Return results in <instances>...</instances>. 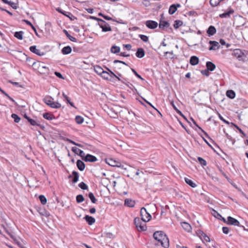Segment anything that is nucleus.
Returning a JSON list of instances; mask_svg holds the SVG:
<instances>
[{
	"instance_id": "nucleus-1",
	"label": "nucleus",
	"mask_w": 248,
	"mask_h": 248,
	"mask_svg": "<svg viewBox=\"0 0 248 248\" xmlns=\"http://www.w3.org/2000/svg\"><path fill=\"white\" fill-rule=\"evenodd\" d=\"M154 239L157 242L156 245H161L164 248L169 247V239L162 231H156L153 234Z\"/></svg>"
},
{
	"instance_id": "nucleus-2",
	"label": "nucleus",
	"mask_w": 248,
	"mask_h": 248,
	"mask_svg": "<svg viewBox=\"0 0 248 248\" xmlns=\"http://www.w3.org/2000/svg\"><path fill=\"white\" fill-rule=\"evenodd\" d=\"M232 55L239 61L245 62L247 58V55L240 49H234Z\"/></svg>"
},
{
	"instance_id": "nucleus-3",
	"label": "nucleus",
	"mask_w": 248,
	"mask_h": 248,
	"mask_svg": "<svg viewBox=\"0 0 248 248\" xmlns=\"http://www.w3.org/2000/svg\"><path fill=\"white\" fill-rule=\"evenodd\" d=\"M134 224L139 231L146 230V222H144L139 217H136L134 220Z\"/></svg>"
},
{
	"instance_id": "nucleus-4",
	"label": "nucleus",
	"mask_w": 248,
	"mask_h": 248,
	"mask_svg": "<svg viewBox=\"0 0 248 248\" xmlns=\"http://www.w3.org/2000/svg\"><path fill=\"white\" fill-rule=\"evenodd\" d=\"M227 224L231 225L239 226L242 228L244 231H248V228H246L245 226L240 224V222L236 219L231 216L227 217Z\"/></svg>"
},
{
	"instance_id": "nucleus-5",
	"label": "nucleus",
	"mask_w": 248,
	"mask_h": 248,
	"mask_svg": "<svg viewBox=\"0 0 248 248\" xmlns=\"http://www.w3.org/2000/svg\"><path fill=\"white\" fill-rule=\"evenodd\" d=\"M140 216L141 220L144 222L149 221L152 217L151 215L147 212L144 207H142L140 209Z\"/></svg>"
},
{
	"instance_id": "nucleus-6",
	"label": "nucleus",
	"mask_w": 248,
	"mask_h": 248,
	"mask_svg": "<svg viewBox=\"0 0 248 248\" xmlns=\"http://www.w3.org/2000/svg\"><path fill=\"white\" fill-rule=\"evenodd\" d=\"M99 26L102 29V31L103 32L110 31H111V27L108 23L104 20L101 24H99Z\"/></svg>"
},
{
	"instance_id": "nucleus-7",
	"label": "nucleus",
	"mask_w": 248,
	"mask_h": 248,
	"mask_svg": "<svg viewBox=\"0 0 248 248\" xmlns=\"http://www.w3.org/2000/svg\"><path fill=\"white\" fill-rule=\"evenodd\" d=\"M107 164L112 167H116L119 168L121 167L120 162L117 161L112 158H108L106 159Z\"/></svg>"
},
{
	"instance_id": "nucleus-8",
	"label": "nucleus",
	"mask_w": 248,
	"mask_h": 248,
	"mask_svg": "<svg viewBox=\"0 0 248 248\" xmlns=\"http://www.w3.org/2000/svg\"><path fill=\"white\" fill-rule=\"evenodd\" d=\"M209 44L210 45L209 48V50H217L220 47L219 43L216 41H209Z\"/></svg>"
},
{
	"instance_id": "nucleus-9",
	"label": "nucleus",
	"mask_w": 248,
	"mask_h": 248,
	"mask_svg": "<svg viewBox=\"0 0 248 248\" xmlns=\"http://www.w3.org/2000/svg\"><path fill=\"white\" fill-rule=\"evenodd\" d=\"M145 25L149 29H155L157 27L158 23L155 21L149 20L146 21Z\"/></svg>"
},
{
	"instance_id": "nucleus-10",
	"label": "nucleus",
	"mask_w": 248,
	"mask_h": 248,
	"mask_svg": "<svg viewBox=\"0 0 248 248\" xmlns=\"http://www.w3.org/2000/svg\"><path fill=\"white\" fill-rule=\"evenodd\" d=\"M197 235L200 237L201 239L202 237L203 238L204 241L207 242H210V240L209 237L202 231L200 230H197L196 232Z\"/></svg>"
},
{
	"instance_id": "nucleus-11",
	"label": "nucleus",
	"mask_w": 248,
	"mask_h": 248,
	"mask_svg": "<svg viewBox=\"0 0 248 248\" xmlns=\"http://www.w3.org/2000/svg\"><path fill=\"white\" fill-rule=\"evenodd\" d=\"M234 13V10L232 8L230 7L228 9V12L220 14L219 15V16L220 18H229L230 17L231 15L233 14Z\"/></svg>"
},
{
	"instance_id": "nucleus-12",
	"label": "nucleus",
	"mask_w": 248,
	"mask_h": 248,
	"mask_svg": "<svg viewBox=\"0 0 248 248\" xmlns=\"http://www.w3.org/2000/svg\"><path fill=\"white\" fill-rule=\"evenodd\" d=\"M30 50L38 56H43L45 54L44 52L41 51V50L39 49H37L35 46H31L30 47Z\"/></svg>"
},
{
	"instance_id": "nucleus-13",
	"label": "nucleus",
	"mask_w": 248,
	"mask_h": 248,
	"mask_svg": "<svg viewBox=\"0 0 248 248\" xmlns=\"http://www.w3.org/2000/svg\"><path fill=\"white\" fill-rule=\"evenodd\" d=\"M83 160L86 162H94L97 161V159L94 155L87 154L86 155L84 156Z\"/></svg>"
},
{
	"instance_id": "nucleus-14",
	"label": "nucleus",
	"mask_w": 248,
	"mask_h": 248,
	"mask_svg": "<svg viewBox=\"0 0 248 248\" xmlns=\"http://www.w3.org/2000/svg\"><path fill=\"white\" fill-rule=\"evenodd\" d=\"M71 150L74 153L79 155L82 158V159H83L85 156V153L83 151L76 147H73Z\"/></svg>"
},
{
	"instance_id": "nucleus-15",
	"label": "nucleus",
	"mask_w": 248,
	"mask_h": 248,
	"mask_svg": "<svg viewBox=\"0 0 248 248\" xmlns=\"http://www.w3.org/2000/svg\"><path fill=\"white\" fill-rule=\"evenodd\" d=\"M4 3L9 4L13 9H16L17 8V4L18 0H15V1L8 0H1Z\"/></svg>"
},
{
	"instance_id": "nucleus-16",
	"label": "nucleus",
	"mask_w": 248,
	"mask_h": 248,
	"mask_svg": "<svg viewBox=\"0 0 248 248\" xmlns=\"http://www.w3.org/2000/svg\"><path fill=\"white\" fill-rule=\"evenodd\" d=\"M181 6L180 4H172L170 6L169 13L170 15L173 14L177 10L178 7H180Z\"/></svg>"
},
{
	"instance_id": "nucleus-17",
	"label": "nucleus",
	"mask_w": 248,
	"mask_h": 248,
	"mask_svg": "<svg viewBox=\"0 0 248 248\" xmlns=\"http://www.w3.org/2000/svg\"><path fill=\"white\" fill-rule=\"evenodd\" d=\"M28 121L30 123V124L33 126H37L40 128H43L44 126L41 124L38 121H37L35 120L31 119H28Z\"/></svg>"
},
{
	"instance_id": "nucleus-18",
	"label": "nucleus",
	"mask_w": 248,
	"mask_h": 248,
	"mask_svg": "<svg viewBox=\"0 0 248 248\" xmlns=\"http://www.w3.org/2000/svg\"><path fill=\"white\" fill-rule=\"evenodd\" d=\"M84 218L86 222L90 225H93L95 221V219L94 217L89 215H86L84 217Z\"/></svg>"
},
{
	"instance_id": "nucleus-19",
	"label": "nucleus",
	"mask_w": 248,
	"mask_h": 248,
	"mask_svg": "<svg viewBox=\"0 0 248 248\" xmlns=\"http://www.w3.org/2000/svg\"><path fill=\"white\" fill-rule=\"evenodd\" d=\"M135 201L131 199H126L124 201V205L127 207H133L135 206Z\"/></svg>"
},
{
	"instance_id": "nucleus-20",
	"label": "nucleus",
	"mask_w": 248,
	"mask_h": 248,
	"mask_svg": "<svg viewBox=\"0 0 248 248\" xmlns=\"http://www.w3.org/2000/svg\"><path fill=\"white\" fill-rule=\"evenodd\" d=\"M199 58L195 56H192L190 58L189 62L192 65H196L199 63Z\"/></svg>"
},
{
	"instance_id": "nucleus-21",
	"label": "nucleus",
	"mask_w": 248,
	"mask_h": 248,
	"mask_svg": "<svg viewBox=\"0 0 248 248\" xmlns=\"http://www.w3.org/2000/svg\"><path fill=\"white\" fill-rule=\"evenodd\" d=\"M145 55V52L143 48H138L136 53V56L139 58H143Z\"/></svg>"
},
{
	"instance_id": "nucleus-22",
	"label": "nucleus",
	"mask_w": 248,
	"mask_h": 248,
	"mask_svg": "<svg viewBox=\"0 0 248 248\" xmlns=\"http://www.w3.org/2000/svg\"><path fill=\"white\" fill-rule=\"evenodd\" d=\"M216 29L213 26H210L208 28L207 33L209 36H212L216 33Z\"/></svg>"
},
{
	"instance_id": "nucleus-23",
	"label": "nucleus",
	"mask_w": 248,
	"mask_h": 248,
	"mask_svg": "<svg viewBox=\"0 0 248 248\" xmlns=\"http://www.w3.org/2000/svg\"><path fill=\"white\" fill-rule=\"evenodd\" d=\"M77 166L78 170L80 171H83L85 168V165L84 163L80 160H78L77 161Z\"/></svg>"
},
{
	"instance_id": "nucleus-24",
	"label": "nucleus",
	"mask_w": 248,
	"mask_h": 248,
	"mask_svg": "<svg viewBox=\"0 0 248 248\" xmlns=\"http://www.w3.org/2000/svg\"><path fill=\"white\" fill-rule=\"evenodd\" d=\"M61 51L63 55H67L71 52L72 48L70 46H64L62 48Z\"/></svg>"
},
{
	"instance_id": "nucleus-25",
	"label": "nucleus",
	"mask_w": 248,
	"mask_h": 248,
	"mask_svg": "<svg viewBox=\"0 0 248 248\" xmlns=\"http://www.w3.org/2000/svg\"><path fill=\"white\" fill-rule=\"evenodd\" d=\"M207 69L210 71H213L216 68V65L211 62H207L206 63Z\"/></svg>"
},
{
	"instance_id": "nucleus-26",
	"label": "nucleus",
	"mask_w": 248,
	"mask_h": 248,
	"mask_svg": "<svg viewBox=\"0 0 248 248\" xmlns=\"http://www.w3.org/2000/svg\"><path fill=\"white\" fill-rule=\"evenodd\" d=\"M170 24L168 22L166 21H160L159 24V28L161 29H164L165 28L169 27Z\"/></svg>"
},
{
	"instance_id": "nucleus-27",
	"label": "nucleus",
	"mask_w": 248,
	"mask_h": 248,
	"mask_svg": "<svg viewBox=\"0 0 248 248\" xmlns=\"http://www.w3.org/2000/svg\"><path fill=\"white\" fill-rule=\"evenodd\" d=\"M72 174L73 176V178L72 179V182L73 183H76L78 180L79 173L76 171H73Z\"/></svg>"
},
{
	"instance_id": "nucleus-28",
	"label": "nucleus",
	"mask_w": 248,
	"mask_h": 248,
	"mask_svg": "<svg viewBox=\"0 0 248 248\" xmlns=\"http://www.w3.org/2000/svg\"><path fill=\"white\" fill-rule=\"evenodd\" d=\"M63 32L65 33V35L67 36V37L71 41L73 42H76L77 41V40L76 38L73 37L71 36L68 32L66 30H63Z\"/></svg>"
},
{
	"instance_id": "nucleus-29",
	"label": "nucleus",
	"mask_w": 248,
	"mask_h": 248,
	"mask_svg": "<svg viewBox=\"0 0 248 248\" xmlns=\"http://www.w3.org/2000/svg\"><path fill=\"white\" fill-rule=\"evenodd\" d=\"M182 227L183 228V229L186 230V231L188 232H189L191 231V226L189 224H188V223L187 222H183L182 224Z\"/></svg>"
},
{
	"instance_id": "nucleus-30",
	"label": "nucleus",
	"mask_w": 248,
	"mask_h": 248,
	"mask_svg": "<svg viewBox=\"0 0 248 248\" xmlns=\"http://www.w3.org/2000/svg\"><path fill=\"white\" fill-rule=\"evenodd\" d=\"M94 70L96 73L100 76L101 74H102L104 71L102 67L98 65L94 66Z\"/></svg>"
},
{
	"instance_id": "nucleus-31",
	"label": "nucleus",
	"mask_w": 248,
	"mask_h": 248,
	"mask_svg": "<svg viewBox=\"0 0 248 248\" xmlns=\"http://www.w3.org/2000/svg\"><path fill=\"white\" fill-rule=\"evenodd\" d=\"M226 95L231 99H233L235 97V93L232 90H228L226 92Z\"/></svg>"
},
{
	"instance_id": "nucleus-32",
	"label": "nucleus",
	"mask_w": 248,
	"mask_h": 248,
	"mask_svg": "<svg viewBox=\"0 0 248 248\" xmlns=\"http://www.w3.org/2000/svg\"><path fill=\"white\" fill-rule=\"evenodd\" d=\"M24 32L23 31H16L15 32L14 36L19 40L23 39Z\"/></svg>"
},
{
	"instance_id": "nucleus-33",
	"label": "nucleus",
	"mask_w": 248,
	"mask_h": 248,
	"mask_svg": "<svg viewBox=\"0 0 248 248\" xmlns=\"http://www.w3.org/2000/svg\"><path fill=\"white\" fill-rule=\"evenodd\" d=\"M120 51V47L116 46H111L110 51L114 54H117Z\"/></svg>"
},
{
	"instance_id": "nucleus-34",
	"label": "nucleus",
	"mask_w": 248,
	"mask_h": 248,
	"mask_svg": "<svg viewBox=\"0 0 248 248\" xmlns=\"http://www.w3.org/2000/svg\"><path fill=\"white\" fill-rule=\"evenodd\" d=\"M185 180L186 183L190 186H191L192 187H196V184L195 183H194L193 181L191 180V179H189L187 178H185Z\"/></svg>"
},
{
	"instance_id": "nucleus-35",
	"label": "nucleus",
	"mask_w": 248,
	"mask_h": 248,
	"mask_svg": "<svg viewBox=\"0 0 248 248\" xmlns=\"http://www.w3.org/2000/svg\"><path fill=\"white\" fill-rule=\"evenodd\" d=\"M191 120L192 121V122H193V124L200 129L202 131V132L204 134V135H205V136L209 139H210V137H209L208 135L207 134V133L205 131H204L200 126H199L196 123V122L195 121V120L193 119V118H191Z\"/></svg>"
},
{
	"instance_id": "nucleus-36",
	"label": "nucleus",
	"mask_w": 248,
	"mask_h": 248,
	"mask_svg": "<svg viewBox=\"0 0 248 248\" xmlns=\"http://www.w3.org/2000/svg\"><path fill=\"white\" fill-rule=\"evenodd\" d=\"M43 116L45 119L48 120H51L54 118L53 115L49 113H45L43 114Z\"/></svg>"
},
{
	"instance_id": "nucleus-37",
	"label": "nucleus",
	"mask_w": 248,
	"mask_h": 248,
	"mask_svg": "<svg viewBox=\"0 0 248 248\" xmlns=\"http://www.w3.org/2000/svg\"><path fill=\"white\" fill-rule=\"evenodd\" d=\"M50 107L54 108H59L61 107V104L58 102H56L53 101L51 104H50Z\"/></svg>"
},
{
	"instance_id": "nucleus-38",
	"label": "nucleus",
	"mask_w": 248,
	"mask_h": 248,
	"mask_svg": "<svg viewBox=\"0 0 248 248\" xmlns=\"http://www.w3.org/2000/svg\"><path fill=\"white\" fill-rule=\"evenodd\" d=\"M88 196H89V198H90V199L91 200V202L93 203H96L97 200L92 192H90L88 194Z\"/></svg>"
},
{
	"instance_id": "nucleus-39",
	"label": "nucleus",
	"mask_w": 248,
	"mask_h": 248,
	"mask_svg": "<svg viewBox=\"0 0 248 248\" xmlns=\"http://www.w3.org/2000/svg\"><path fill=\"white\" fill-rule=\"evenodd\" d=\"M75 121L78 124H82L84 121V119L80 116H76L75 118Z\"/></svg>"
},
{
	"instance_id": "nucleus-40",
	"label": "nucleus",
	"mask_w": 248,
	"mask_h": 248,
	"mask_svg": "<svg viewBox=\"0 0 248 248\" xmlns=\"http://www.w3.org/2000/svg\"><path fill=\"white\" fill-rule=\"evenodd\" d=\"M39 199L42 204L45 205L46 204L47 202V200L46 198L45 197V196L41 195L39 196Z\"/></svg>"
},
{
	"instance_id": "nucleus-41",
	"label": "nucleus",
	"mask_w": 248,
	"mask_h": 248,
	"mask_svg": "<svg viewBox=\"0 0 248 248\" xmlns=\"http://www.w3.org/2000/svg\"><path fill=\"white\" fill-rule=\"evenodd\" d=\"M12 118L14 120L15 122L18 123L20 120V118L16 114L13 113L11 115Z\"/></svg>"
},
{
	"instance_id": "nucleus-42",
	"label": "nucleus",
	"mask_w": 248,
	"mask_h": 248,
	"mask_svg": "<svg viewBox=\"0 0 248 248\" xmlns=\"http://www.w3.org/2000/svg\"><path fill=\"white\" fill-rule=\"evenodd\" d=\"M183 22L181 20H175L173 25L175 29H178L179 27L182 25Z\"/></svg>"
},
{
	"instance_id": "nucleus-43",
	"label": "nucleus",
	"mask_w": 248,
	"mask_h": 248,
	"mask_svg": "<svg viewBox=\"0 0 248 248\" xmlns=\"http://www.w3.org/2000/svg\"><path fill=\"white\" fill-rule=\"evenodd\" d=\"M220 3V0H210V4L213 7H216Z\"/></svg>"
},
{
	"instance_id": "nucleus-44",
	"label": "nucleus",
	"mask_w": 248,
	"mask_h": 248,
	"mask_svg": "<svg viewBox=\"0 0 248 248\" xmlns=\"http://www.w3.org/2000/svg\"><path fill=\"white\" fill-rule=\"evenodd\" d=\"M76 201L78 203H80L84 201V198L82 195H78L76 197Z\"/></svg>"
},
{
	"instance_id": "nucleus-45",
	"label": "nucleus",
	"mask_w": 248,
	"mask_h": 248,
	"mask_svg": "<svg viewBox=\"0 0 248 248\" xmlns=\"http://www.w3.org/2000/svg\"><path fill=\"white\" fill-rule=\"evenodd\" d=\"M78 186L83 190H86L88 189V186L83 182L79 184Z\"/></svg>"
},
{
	"instance_id": "nucleus-46",
	"label": "nucleus",
	"mask_w": 248,
	"mask_h": 248,
	"mask_svg": "<svg viewBox=\"0 0 248 248\" xmlns=\"http://www.w3.org/2000/svg\"><path fill=\"white\" fill-rule=\"evenodd\" d=\"M25 22L28 25H30V27H31V28L33 29V30L34 31V32H35V34L36 35H37V31L35 29V28L33 26V25L31 23V22H30L28 20H24Z\"/></svg>"
},
{
	"instance_id": "nucleus-47",
	"label": "nucleus",
	"mask_w": 248,
	"mask_h": 248,
	"mask_svg": "<svg viewBox=\"0 0 248 248\" xmlns=\"http://www.w3.org/2000/svg\"><path fill=\"white\" fill-rule=\"evenodd\" d=\"M101 77L105 79H109V75H108V72L107 71H104L102 74H101Z\"/></svg>"
},
{
	"instance_id": "nucleus-48",
	"label": "nucleus",
	"mask_w": 248,
	"mask_h": 248,
	"mask_svg": "<svg viewBox=\"0 0 248 248\" xmlns=\"http://www.w3.org/2000/svg\"><path fill=\"white\" fill-rule=\"evenodd\" d=\"M139 37L144 42H147L149 40L148 37L146 35L140 34Z\"/></svg>"
},
{
	"instance_id": "nucleus-49",
	"label": "nucleus",
	"mask_w": 248,
	"mask_h": 248,
	"mask_svg": "<svg viewBox=\"0 0 248 248\" xmlns=\"http://www.w3.org/2000/svg\"><path fill=\"white\" fill-rule=\"evenodd\" d=\"M198 160L202 165L206 166L207 165L206 161L202 158L201 157H198Z\"/></svg>"
},
{
	"instance_id": "nucleus-50",
	"label": "nucleus",
	"mask_w": 248,
	"mask_h": 248,
	"mask_svg": "<svg viewBox=\"0 0 248 248\" xmlns=\"http://www.w3.org/2000/svg\"><path fill=\"white\" fill-rule=\"evenodd\" d=\"M131 71L134 74V75L139 79L141 80H144V79L136 71V70L133 68H131Z\"/></svg>"
},
{
	"instance_id": "nucleus-51",
	"label": "nucleus",
	"mask_w": 248,
	"mask_h": 248,
	"mask_svg": "<svg viewBox=\"0 0 248 248\" xmlns=\"http://www.w3.org/2000/svg\"><path fill=\"white\" fill-rule=\"evenodd\" d=\"M0 92L3 94L4 95H5L6 97H7L8 98H9L10 100L12 101H14V99L12 98L5 92H4L3 90L1 89V88L0 87Z\"/></svg>"
},
{
	"instance_id": "nucleus-52",
	"label": "nucleus",
	"mask_w": 248,
	"mask_h": 248,
	"mask_svg": "<svg viewBox=\"0 0 248 248\" xmlns=\"http://www.w3.org/2000/svg\"><path fill=\"white\" fill-rule=\"evenodd\" d=\"M119 81L126 85H128V83H129V82L127 81V79L123 77H122L121 78H119Z\"/></svg>"
},
{
	"instance_id": "nucleus-53",
	"label": "nucleus",
	"mask_w": 248,
	"mask_h": 248,
	"mask_svg": "<svg viewBox=\"0 0 248 248\" xmlns=\"http://www.w3.org/2000/svg\"><path fill=\"white\" fill-rule=\"evenodd\" d=\"M108 72L109 77L110 78H113L115 77H116V75H115L112 71H111L110 69L107 68Z\"/></svg>"
},
{
	"instance_id": "nucleus-54",
	"label": "nucleus",
	"mask_w": 248,
	"mask_h": 248,
	"mask_svg": "<svg viewBox=\"0 0 248 248\" xmlns=\"http://www.w3.org/2000/svg\"><path fill=\"white\" fill-rule=\"evenodd\" d=\"M230 231V229L227 227H222V232L224 233L227 234L229 233Z\"/></svg>"
},
{
	"instance_id": "nucleus-55",
	"label": "nucleus",
	"mask_w": 248,
	"mask_h": 248,
	"mask_svg": "<svg viewBox=\"0 0 248 248\" xmlns=\"http://www.w3.org/2000/svg\"><path fill=\"white\" fill-rule=\"evenodd\" d=\"M53 101L51 100L50 98H45L44 99V102L48 106H50V104L52 103Z\"/></svg>"
},
{
	"instance_id": "nucleus-56",
	"label": "nucleus",
	"mask_w": 248,
	"mask_h": 248,
	"mask_svg": "<svg viewBox=\"0 0 248 248\" xmlns=\"http://www.w3.org/2000/svg\"><path fill=\"white\" fill-rule=\"evenodd\" d=\"M171 105H172V106L173 107V108H174V109L176 111V112H177L178 114H180V115H182V113L181 111L180 110H179L177 108V107L175 106V105L174 104V103H173V102H172V103H171Z\"/></svg>"
},
{
	"instance_id": "nucleus-57",
	"label": "nucleus",
	"mask_w": 248,
	"mask_h": 248,
	"mask_svg": "<svg viewBox=\"0 0 248 248\" xmlns=\"http://www.w3.org/2000/svg\"><path fill=\"white\" fill-rule=\"evenodd\" d=\"M201 73L203 75H204V76H209V70H207V69H205L204 70H202L201 71Z\"/></svg>"
},
{
	"instance_id": "nucleus-58",
	"label": "nucleus",
	"mask_w": 248,
	"mask_h": 248,
	"mask_svg": "<svg viewBox=\"0 0 248 248\" xmlns=\"http://www.w3.org/2000/svg\"><path fill=\"white\" fill-rule=\"evenodd\" d=\"M54 74L55 76H56L58 78H61V79H64V78L63 77V76L61 74V73H60V72H54Z\"/></svg>"
},
{
	"instance_id": "nucleus-59",
	"label": "nucleus",
	"mask_w": 248,
	"mask_h": 248,
	"mask_svg": "<svg viewBox=\"0 0 248 248\" xmlns=\"http://www.w3.org/2000/svg\"><path fill=\"white\" fill-rule=\"evenodd\" d=\"M214 213L213 214V216L216 218L220 219V217H222V216L215 210H214Z\"/></svg>"
},
{
	"instance_id": "nucleus-60",
	"label": "nucleus",
	"mask_w": 248,
	"mask_h": 248,
	"mask_svg": "<svg viewBox=\"0 0 248 248\" xmlns=\"http://www.w3.org/2000/svg\"><path fill=\"white\" fill-rule=\"evenodd\" d=\"M218 117H219V118L220 119V120H221L222 121H223L225 124H230V123L228 121L225 120L220 114H219Z\"/></svg>"
},
{
	"instance_id": "nucleus-61",
	"label": "nucleus",
	"mask_w": 248,
	"mask_h": 248,
	"mask_svg": "<svg viewBox=\"0 0 248 248\" xmlns=\"http://www.w3.org/2000/svg\"><path fill=\"white\" fill-rule=\"evenodd\" d=\"M65 100H66L67 103L70 104L71 106L73 108H75L74 103L70 101V100L68 97H66Z\"/></svg>"
},
{
	"instance_id": "nucleus-62",
	"label": "nucleus",
	"mask_w": 248,
	"mask_h": 248,
	"mask_svg": "<svg viewBox=\"0 0 248 248\" xmlns=\"http://www.w3.org/2000/svg\"><path fill=\"white\" fill-rule=\"evenodd\" d=\"M92 19H93L95 20H97L98 21V24L99 25V24H101L104 20L102 19H100V18H97V17H94V16H92L91 17Z\"/></svg>"
},
{
	"instance_id": "nucleus-63",
	"label": "nucleus",
	"mask_w": 248,
	"mask_h": 248,
	"mask_svg": "<svg viewBox=\"0 0 248 248\" xmlns=\"http://www.w3.org/2000/svg\"><path fill=\"white\" fill-rule=\"evenodd\" d=\"M232 124H233V125H234V126H235V127L237 129H238V130H239V132H240V133H241V134H242L243 135H244V136H245V134L244 133V132L242 131V130L240 128H239L237 125H235V124H233V123H232Z\"/></svg>"
},
{
	"instance_id": "nucleus-64",
	"label": "nucleus",
	"mask_w": 248,
	"mask_h": 248,
	"mask_svg": "<svg viewBox=\"0 0 248 248\" xmlns=\"http://www.w3.org/2000/svg\"><path fill=\"white\" fill-rule=\"evenodd\" d=\"M124 47H125L127 50H130L131 49L132 46L130 44H126L124 45Z\"/></svg>"
}]
</instances>
